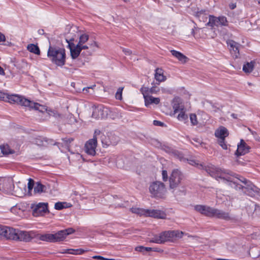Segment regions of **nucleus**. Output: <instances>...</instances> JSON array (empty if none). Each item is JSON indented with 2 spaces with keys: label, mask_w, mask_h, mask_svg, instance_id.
Instances as JSON below:
<instances>
[{
  "label": "nucleus",
  "mask_w": 260,
  "mask_h": 260,
  "mask_svg": "<svg viewBox=\"0 0 260 260\" xmlns=\"http://www.w3.org/2000/svg\"><path fill=\"white\" fill-rule=\"evenodd\" d=\"M107 137L109 139V141H104V140L102 139V144L104 147L108 146L110 145H115L119 140L118 137L112 133L107 134Z\"/></svg>",
  "instance_id": "nucleus-20"
},
{
  "label": "nucleus",
  "mask_w": 260,
  "mask_h": 260,
  "mask_svg": "<svg viewBox=\"0 0 260 260\" xmlns=\"http://www.w3.org/2000/svg\"><path fill=\"white\" fill-rule=\"evenodd\" d=\"M66 42L68 43V47L70 50L71 56L73 59L77 58L79 54H80L81 51L83 50V48H81L78 45H75L73 41L74 39L73 38H70L68 36H66Z\"/></svg>",
  "instance_id": "nucleus-9"
},
{
  "label": "nucleus",
  "mask_w": 260,
  "mask_h": 260,
  "mask_svg": "<svg viewBox=\"0 0 260 260\" xmlns=\"http://www.w3.org/2000/svg\"><path fill=\"white\" fill-rule=\"evenodd\" d=\"M135 250L137 251H139V252H149L152 250V248L148 247H144L143 246H140L136 247L135 248Z\"/></svg>",
  "instance_id": "nucleus-37"
},
{
  "label": "nucleus",
  "mask_w": 260,
  "mask_h": 260,
  "mask_svg": "<svg viewBox=\"0 0 260 260\" xmlns=\"http://www.w3.org/2000/svg\"><path fill=\"white\" fill-rule=\"evenodd\" d=\"M131 211L133 213L139 214L140 215H145L146 216L147 209L138 208H132Z\"/></svg>",
  "instance_id": "nucleus-34"
},
{
  "label": "nucleus",
  "mask_w": 260,
  "mask_h": 260,
  "mask_svg": "<svg viewBox=\"0 0 260 260\" xmlns=\"http://www.w3.org/2000/svg\"><path fill=\"white\" fill-rule=\"evenodd\" d=\"M101 135L99 130H95L93 138L89 140L85 145V151L89 155L93 156L95 154V148L97 144V136Z\"/></svg>",
  "instance_id": "nucleus-7"
},
{
  "label": "nucleus",
  "mask_w": 260,
  "mask_h": 260,
  "mask_svg": "<svg viewBox=\"0 0 260 260\" xmlns=\"http://www.w3.org/2000/svg\"><path fill=\"white\" fill-rule=\"evenodd\" d=\"M146 212V216H150L160 219H165L167 216V214L164 211L159 210L147 209Z\"/></svg>",
  "instance_id": "nucleus-18"
},
{
  "label": "nucleus",
  "mask_w": 260,
  "mask_h": 260,
  "mask_svg": "<svg viewBox=\"0 0 260 260\" xmlns=\"http://www.w3.org/2000/svg\"><path fill=\"white\" fill-rule=\"evenodd\" d=\"M142 94L145 100V105L146 107H148L151 104L157 105L160 103L159 98H154L150 94H147V92H146V89H143L142 91Z\"/></svg>",
  "instance_id": "nucleus-16"
},
{
  "label": "nucleus",
  "mask_w": 260,
  "mask_h": 260,
  "mask_svg": "<svg viewBox=\"0 0 260 260\" xmlns=\"http://www.w3.org/2000/svg\"><path fill=\"white\" fill-rule=\"evenodd\" d=\"M88 40V35L86 34H82L79 37V42L77 45L79 46L81 48H83V50H87L89 49V47L87 45H86L85 43Z\"/></svg>",
  "instance_id": "nucleus-22"
},
{
  "label": "nucleus",
  "mask_w": 260,
  "mask_h": 260,
  "mask_svg": "<svg viewBox=\"0 0 260 260\" xmlns=\"http://www.w3.org/2000/svg\"><path fill=\"white\" fill-rule=\"evenodd\" d=\"M109 111L107 107L99 106L93 110L92 117L97 119L104 118L107 117Z\"/></svg>",
  "instance_id": "nucleus-10"
},
{
  "label": "nucleus",
  "mask_w": 260,
  "mask_h": 260,
  "mask_svg": "<svg viewBox=\"0 0 260 260\" xmlns=\"http://www.w3.org/2000/svg\"><path fill=\"white\" fill-rule=\"evenodd\" d=\"M163 241L161 237L160 234L159 235H156L153 237L151 238L149 240V242L151 243H154L157 244H163Z\"/></svg>",
  "instance_id": "nucleus-36"
},
{
  "label": "nucleus",
  "mask_w": 260,
  "mask_h": 260,
  "mask_svg": "<svg viewBox=\"0 0 260 260\" xmlns=\"http://www.w3.org/2000/svg\"><path fill=\"white\" fill-rule=\"evenodd\" d=\"M36 238H39L41 241L54 242V235L52 234H45L43 235L37 234Z\"/></svg>",
  "instance_id": "nucleus-28"
},
{
  "label": "nucleus",
  "mask_w": 260,
  "mask_h": 260,
  "mask_svg": "<svg viewBox=\"0 0 260 260\" xmlns=\"http://www.w3.org/2000/svg\"><path fill=\"white\" fill-rule=\"evenodd\" d=\"M101 141L102 142V139H103L104 141H109V139L107 137V135L106 136V135H101Z\"/></svg>",
  "instance_id": "nucleus-53"
},
{
  "label": "nucleus",
  "mask_w": 260,
  "mask_h": 260,
  "mask_svg": "<svg viewBox=\"0 0 260 260\" xmlns=\"http://www.w3.org/2000/svg\"><path fill=\"white\" fill-rule=\"evenodd\" d=\"M48 204L40 203L36 205L33 209V215L35 216H42L48 211Z\"/></svg>",
  "instance_id": "nucleus-14"
},
{
  "label": "nucleus",
  "mask_w": 260,
  "mask_h": 260,
  "mask_svg": "<svg viewBox=\"0 0 260 260\" xmlns=\"http://www.w3.org/2000/svg\"><path fill=\"white\" fill-rule=\"evenodd\" d=\"M229 135V132L226 128L224 126H220L215 132V136L219 139H225Z\"/></svg>",
  "instance_id": "nucleus-23"
},
{
  "label": "nucleus",
  "mask_w": 260,
  "mask_h": 260,
  "mask_svg": "<svg viewBox=\"0 0 260 260\" xmlns=\"http://www.w3.org/2000/svg\"><path fill=\"white\" fill-rule=\"evenodd\" d=\"M164 150L166 152L171 153L174 157L179 159L180 160L182 161L184 160V158L183 154L179 151L174 150L169 147H165Z\"/></svg>",
  "instance_id": "nucleus-24"
},
{
  "label": "nucleus",
  "mask_w": 260,
  "mask_h": 260,
  "mask_svg": "<svg viewBox=\"0 0 260 260\" xmlns=\"http://www.w3.org/2000/svg\"><path fill=\"white\" fill-rule=\"evenodd\" d=\"M0 100L11 104H16L27 107L29 110L34 109L41 112H44L46 110L45 107L40 104L34 102L23 96L18 94L9 95L0 91Z\"/></svg>",
  "instance_id": "nucleus-2"
},
{
  "label": "nucleus",
  "mask_w": 260,
  "mask_h": 260,
  "mask_svg": "<svg viewBox=\"0 0 260 260\" xmlns=\"http://www.w3.org/2000/svg\"><path fill=\"white\" fill-rule=\"evenodd\" d=\"M149 191L153 197L162 198L166 194L167 190L164 183L160 181H155L150 185Z\"/></svg>",
  "instance_id": "nucleus-4"
},
{
  "label": "nucleus",
  "mask_w": 260,
  "mask_h": 260,
  "mask_svg": "<svg viewBox=\"0 0 260 260\" xmlns=\"http://www.w3.org/2000/svg\"><path fill=\"white\" fill-rule=\"evenodd\" d=\"M18 232L17 240L21 241L28 242L37 236V233L34 231L26 232L19 230Z\"/></svg>",
  "instance_id": "nucleus-11"
},
{
  "label": "nucleus",
  "mask_w": 260,
  "mask_h": 260,
  "mask_svg": "<svg viewBox=\"0 0 260 260\" xmlns=\"http://www.w3.org/2000/svg\"><path fill=\"white\" fill-rule=\"evenodd\" d=\"M19 230L7 226V233L5 237L8 239L17 240Z\"/></svg>",
  "instance_id": "nucleus-21"
},
{
  "label": "nucleus",
  "mask_w": 260,
  "mask_h": 260,
  "mask_svg": "<svg viewBox=\"0 0 260 260\" xmlns=\"http://www.w3.org/2000/svg\"><path fill=\"white\" fill-rule=\"evenodd\" d=\"M28 191L30 192L33 189L34 187H35L34 181L32 179H29L28 180V182L27 184Z\"/></svg>",
  "instance_id": "nucleus-45"
},
{
  "label": "nucleus",
  "mask_w": 260,
  "mask_h": 260,
  "mask_svg": "<svg viewBox=\"0 0 260 260\" xmlns=\"http://www.w3.org/2000/svg\"><path fill=\"white\" fill-rule=\"evenodd\" d=\"M228 46L230 47V50L235 53L236 58L238 57L239 55V47L240 45L232 40H229L226 41Z\"/></svg>",
  "instance_id": "nucleus-19"
},
{
  "label": "nucleus",
  "mask_w": 260,
  "mask_h": 260,
  "mask_svg": "<svg viewBox=\"0 0 260 260\" xmlns=\"http://www.w3.org/2000/svg\"><path fill=\"white\" fill-rule=\"evenodd\" d=\"M171 53L173 56L178 59V60L182 63H186L188 59V58L182 53L175 50H171Z\"/></svg>",
  "instance_id": "nucleus-25"
},
{
  "label": "nucleus",
  "mask_w": 260,
  "mask_h": 260,
  "mask_svg": "<svg viewBox=\"0 0 260 260\" xmlns=\"http://www.w3.org/2000/svg\"><path fill=\"white\" fill-rule=\"evenodd\" d=\"M173 109L175 113L179 112L184 109V107L182 103H179L177 102L173 103Z\"/></svg>",
  "instance_id": "nucleus-33"
},
{
  "label": "nucleus",
  "mask_w": 260,
  "mask_h": 260,
  "mask_svg": "<svg viewBox=\"0 0 260 260\" xmlns=\"http://www.w3.org/2000/svg\"><path fill=\"white\" fill-rule=\"evenodd\" d=\"M47 56L52 62L58 66H63L66 62L65 49L59 47L49 46Z\"/></svg>",
  "instance_id": "nucleus-3"
},
{
  "label": "nucleus",
  "mask_w": 260,
  "mask_h": 260,
  "mask_svg": "<svg viewBox=\"0 0 260 260\" xmlns=\"http://www.w3.org/2000/svg\"><path fill=\"white\" fill-rule=\"evenodd\" d=\"M47 187L45 185L40 182H37L34 187V192L35 193H41L46 191Z\"/></svg>",
  "instance_id": "nucleus-30"
},
{
  "label": "nucleus",
  "mask_w": 260,
  "mask_h": 260,
  "mask_svg": "<svg viewBox=\"0 0 260 260\" xmlns=\"http://www.w3.org/2000/svg\"><path fill=\"white\" fill-rule=\"evenodd\" d=\"M160 237L163 241V244L166 242H174L177 239L181 238L184 233L179 231H168L160 233Z\"/></svg>",
  "instance_id": "nucleus-6"
},
{
  "label": "nucleus",
  "mask_w": 260,
  "mask_h": 260,
  "mask_svg": "<svg viewBox=\"0 0 260 260\" xmlns=\"http://www.w3.org/2000/svg\"><path fill=\"white\" fill-rule=\"evenodd\" d=\"M237 162L239 163V164H243V162H241L240 161H239V160H237Z\"/></svg>",
  "instance_id": "nucleus-63"
},
{
  "label": "nucleus",
  "mask_w": 260,
  "mask_h": 260,
  "mask_svg": "<svg viewBox=\"0 0 260 260\" xmlns=\"http://www.w3.org/2000/svg\"><path fill=\"white\" fill-rule=\"evenodd\" d=\"M179 112V114H178L177 116V118L179 120L183 121L187 119L188 116L185 114V110H183L182 111H181Z\"/></svg>",
  "instance_id": "nucleus-39"
},
{
  "label": "nucleus",
  "mask_w": 260,
  "mask_h": 260,
  "mask_svg": "<svg viewBox=\"0 0 260 260\" xmlns=\"http://www.w3.org/2000/svg\"><path fill=\"white\" fill-rule=\"evenodd\" d=\"M0 75H5L4 70L1 66H0Z\"/></svg>",
  "instance_id": "nucleus-58"
},
{
  "label": "nucleus",
  "mask_w": 260,
  "mask_h": 260,
  "mask_svg": "<svg viewBox=\"0 0 260 260\" xmlns=\"http://www.w3.org/2000/svg\"><path fill=\"white\" fill-rule=\"evenodd\" d=\"M160 249H159L158 248H152V250L151 251L159 252V251H160Z\"/></svg>",
  "instance_id": "nucleus-59"
},
{
  "label": "nucleus",
  "mask_w": 260,
  "mask_h": 260,
  "mask_svg": "<svg viewBox=\"0 0 260 260\" xmlns=\"http://www.w3.org/2000/svg\"><path fill=\"white\" fill-rule=\"evenodd\" d=\"M6 40L5 36L0 32V42H4Z\"/></svg>",
  "instance_id": "nucleus-52"
},
{
  "label": "nucleus",
  "mask_w": 260,
  "mask_h": 260,
  "mask_svg": "<svg viewBox=\"0 0 260 260\" xmlns=\"http://www.w3.org/2000/svg\"><path fill=\"white\" fill-rule=\"evenodd\" d=\"M122 51L124 52V53L126 55H129L132 53V51L128 49L123 48Z\"/></svg>",
  "instance_id": "nucleus-49"
},
{
  "label": "nucleus",
  "mask_w": 260,
  "mask_h": 260,
  "mask_svg": "<svg viewBox=\"0 0 260 260\" xmlns=\"http://www.w3.org/2000/svg\"><path fill=\"white\" fill-rule=\"evenodd\" d=\"M76 250L77 249H64L63 251H62L61 253H69L71 254H76Z\"/></svg>",
  "instance_id": "nucleus-44"
},
{
  "label": "nucleus",
  "mask_w": 260,
  "mask_h": 260,
  "mask_svg": "<svg viewBox=\"0 0 260 260\" xmlns=\"http://www.w3.org/2000/svg\"><path fill=\"white\" fill-rule=\"evenodd\" d=\"M218 144L223 149H227L228 146L225 142V139H218Z\"/></svg>",
  "instance_id": "nucleus-42"
},
{
  "label": "nucleus",
  "mask_w": 260,
  "mask_h": 260,
  "mask_svg": "<svg viewBox=\"0 0 260 260\" xmlns=\"http://www.w3.org/2000/svg\"><path fill=\"white\" fill-rule=\"evenodd\" d=\"M187 161H188V164H189L191 165L197 166L198 168L201 169H205L206 172L208 173H209L212 177H213L211 175V173H210V172H209L210 171L209 170L212 167L216 168L215 167H214L213 166L205 167V166H204L202 164H199L197 161L193 160V159H189V160H187Z\"/></svg>",
  "instance_id": "nucleus-26"
},
{
  "label": "nucleus",
  "mask_w": 260,
  "mask_h": 260,
  "mask_svg": "<svg viewBox=\"0 0 260 260\" xmlns=\"http://www.w3.org/2000/svg\"><path fill=\"white\" fill-rule=\"evenodd\" d=\"M143 89H146V92H147V94H150V93H156L159 91V89L155 86H153L150 88L148 87H142L141 88V92Z\"/></svg>",
  "instance_id": "nucleus-35"
},
{
  "label": "nucleus",
  "mask_w": 260,
  "mask_h": 260,
  "mask_svg": "<svg viewBox=\"0 0 260 260\" xmlns=\"http://www.w3.org/2000/svg\"><path fill=\"white\" fill-rule=\"evenodd\" d=\"M194 210L206 216L212 217L214 208L206 205H198L194 206Z\"/></svg>",
  "instance_id": "nucleus-12"
},
{
  "label": "nucleus",
  "mask_w": 260,
  "mask_h": 260,
  "mask_svg": "<svg viewBox=\"0 0 260 260\" xmlns=\"http://www.w3.org/2000/svg\"><path fill=\"white\" fill-rule=\"evenodd\" d=\"M192 34L193 35H194V30H193V29H192Z\"/></svg>",
  "instance_id": "nucleus-64"
},
{
  "label": "nucleus",
  "mask_w": 260,
  "mask_h": 260,
  "mask_svg": "<svg viewBox=\"0 0 260 260\" xmlns=\"http://www.w3.org/2000/svg\"><path fill=\"white\" fill-rule=\"evenodd\" d=\"M27 50L30 52L34 53L36 54L39 55L40 54V50L39 47L34 44L28 45L27 47Z\"/></svg>",
  "instance_id": "nucleus-32"
},
{
  "label": "nucleus",
  "mask_w": 260,
  "mask_h": 260,
  "mask_svg": "<svg viewBox=\"0 0 260 260\" xmlns=\"http://www.w3.org/2000/svg\"><path fill=\"white\" fill-rule=\"evenodd\" d=\"M190 120L192 125H196L198 124L197 116L195 114H190Z\"/></svg>",
  "instance_id": "nucleus-41"
},
{
  "label": "nucleus",
  "mask_w": 260,
  "mask_h": 260,
  "mask_svg": "<svg viewBox=\"0 0 260 260\" xmlns=\"http://www.w3.org/2000/svg\"><path fill=\"white\" fill-rule=\"evenodd\" d=\"M89 46L88 47L91 49L92 51H95V48L99 47L97 43L95 41H93L91 43L89 44Z\"/></svg>",
  "instance_id": "nucleus-47"
},
{
  "label": "nucleus",
  "mask_w": 260,
  "mask_h": 260,
  "mask_svg": "<svg viewBox=\"0 0 260 260\" xmlns=\"http://www.w3.org/2000/svg\"><path fill=\"white\" fill-rule=\"evenodd\" d=\"M87 54H86L85 51H83L82 53V55H84L85 56H89V55H91V52H90V51H87Z\"/></svg>",
  "instance_id": "nucleus-57"
},
{
  "label": "nucleus",
  "mask_w": 260,
  "mask_h": 260,
  "mask_svg": "<svg viewBox=\"0 0 260 260\" xmlns=\"http://www.w3.org/2000/svg\"><path fill=\"white\" fill-rule=\"evenodd\" d=\"M183 179V175L181 172L176 169H174L169 177V187L171 189H176L181 184Z\"/></svg>",
  "instance_id": "nucleus-5"
},
{
  "label": "nucleus",
  "mask_w": 260,
  "mask_h": 260,
  "mask_svg": "<svg viewBox=\"0 0 260 260\" xmlns=\"http://www.w3.org/2000/svg\"><path fill=\"white\" fill-rule=\"evenodd\" d=\"M74 232L75 230L72 228H68L58 231L57 233L53 234L54 242L62 241L67 236L73 233Z\"/></svg>",
  "instance_id": "nucleus-13"
},
{
  "label": "nucleus",
  "mask_w": 260,
  "mask_h": 260,
  "mask_svg": "<svg viewBox=\"0 0 260 260\" xmlns=\"http://www.w3.org/2000/svg\"><path fill=\"white\" fill-rule=\"evenodd\" d=\"M104 260H115V259L114 258H107L105 257Z\"/></svg>",
  "instance_id": "nucleus-60"
},
{
  "label": "nucleus",
  "mask_w": 260,
  "mask_h": 260,
  "mask_svg": "<svg viewBox=\"0 0 260 260\" xmlns=\"http://www.w3.org/2000/svg\"><path fill=\"white\" fill-rule=\"evenodd\" d=\"M85 252V250L83 249H77L76 254H82Z\"/></svg>",
  "instance_id": "nucleus-51"
},
{
  "label": "nucleus",
  "mask_w": 260,
  "mask_h": 260,
  "mask_svg": "<svg viewBox=\"0 0 260 260\" xmlns=\"http://www.w3.org/2000/svg\"><path fill=\"white\" fill-rule=\"evenodd\" d=\"M228 21L225 16H221L217 17L213 15H209V21L206 24V25L211 27H213L214 26H226L228 25Z\"/></svg>",
  "instance_id": "nucleus-8"
},
{
  "label": "nucleus",
  "mask_w": 260,
  "mask_h": 260,
  "mask_svg": "<svg viewBox=\"0 0 260 260\" xmlns=\"http://www.w3.org/2000/svg\"><path fill=\"white\" fill-rule=\"evenodd\" d=\"M74 139L73 138H66L63 139V141L66 142L67 143H71Z\"/></svg>",
  "instance_id": "nucleus-54"
},
{
  "label": "nucleus",
  "mask_w": 260,
  "mask_h": 260,
  "mask_svg": "<svg viewBox=\"0 0 260 260\" xmlns=\"http://www.w3.org/2000/svg\"><path fill=\"white\" fill-rule=\"evenodd\" d=\"M123 87H119L115 94V98L117 100H121L122 99V93Z\"/></svg>",
  "instance_id": "nucleus-40"
},
{
  "label": "nucleus",
  "mask_w": 260,
  "mask_h": 260,
  "mask_svg": "<svg viewBox=\"0 0 260 260\" xmlns=\"http://www.w3.org/2000/svg\"><path fill=\"white\" fill-rule=\"evenodd\" d=\"M235 7H236V5H233L231 7V9H234Z\"/></svg>",
  "instance_id": "nucleus-61"
},
{
  "label": "nucleus",
  "mask_w": 260,
  "mask_h": 260,
  "mask_svg": "<svg viewBox=\"0 0 260 260\" xmlns=\"http://www.w3.org/2000/svg\"><path fill=\"white\" fill-rule=\"evenodd\" d=\"M212 217H215L225 220H230L232 219L229 212H225L223 210H219L217 208H214V213Z\"/></svg>",
  "instance_id": "nucleus-17"
},
{
  "label": "nucleus",
  "mask_w": 260,
  "mask_h": 260,
  "mask_svg": "<svg viewBox=\"0 0 260 260\" xmlns=\"http://www.w3.org/2000/svg\"><path fill=\"white\" fill-rule=\"evenodd\" d=\"M237 147V149L235 152V155L237 156L243 155L247 153L250 148L243 139L240 140V142L238 144Z\"/></svg>",
  "instance_id": "nucleus-15"
},
{
  "label": "nucleus",
  "mask_w": 260,
  "mask_h": 260,
  "mask_svg": "<svg viewBox=\"0 0 260 260\" xmlns=\"http://www.w3.org/2000/svg\"><path fill=\"white\" fill-rule=\"evenodd\" d=\"M0 149L3 154L5 155L13 154L14 153V151L10 149L9 146L7 144L1 145Z\"/></svg>",
  "instance_id": "nucleus-31"
},
{
  "label": "nucleus",
  "mask_w": 260,
  "mask_h": 260,
  "mask_svg": "<svg viewBox=\"0 0 260 260\" xmlns=\"http://www.w3.org/2000/svg\"><path fill=\"white\" fill-rule=\"evenodd\" d=\"M153 124L154 125H156V126H162L164 125V123L163 122L160 121L154 120L153 121Z\"/></svg>",
  "instance_id": "nucleus-50"
},
{
  "label": "nucleus",
  "mask_w": 260,
  "mask_h": 260,
  "mask_svg": "<svg viewBox=\"0 0 260 260\" xmlns=\"http://www.w3.org/2000/svg\"><path fill=\"white\" fill-rule=\"evenodd\" d=\"M7 226L0 225V235L5 237L6 233H7Z\"/></svg>",
  "instance_id": "nucleus-46"
},
{
  "label": "nucleus",
  "mask_w": 260,
  "mask_h": 260,
  "mask_svg": "<svg viewBox=\"0 0 260 260\" xmlns=\"http://www.w3.org/2000/svg\"><path fill=\"white\" fill-rule=\"evenodd\" d=\"M209 170L213 177L216 179H221L223 182L237 190L242 189L245 193L250 197L254 196L260 191V189L250 181H247L242 177H241V178H239L238 175L231 171L214 167Z\"/></svg>",
  "instance_id": "nucleus-1"
},
{
  "label": "nucleus",
  "mask_w": 260,
  "mask_h": 260,
  "mask_svg": "<svg viewBox=\"0 0 260 260\" xmlns=\"http://www.w3.org/2000/svg\"><path fill=\"white\" fill-rule=\"evenodd\" d=\"M162 180L164 181H166L168 179V173L166 170H163L162 171Z\"/></svg>",
  "instance_id": "nucleus-48"
},
{
  "label": "nucleus",
  "mask_w": 260,
  "mask_h": 260,
  "mask_svg": "<svg viewBox=\"0 0 260 260\" xmlns=\"http://www.w3.org/2000/svg\"><path fill=\"white\" fill-rule=\"evenodd\" d=\"M38 34L41 35H43L45 34L44 30L43 29H40L38 31Z\"/></svg>",
  "instance_id": "nucleus-56"
},
{
  "label": "nucleus",
  "mask_w": 260,
  "mask_h": 260,
  "mask_svg": "<svg viewBox=\"0 0 260 260\" xmlns=\"http://www.w3.org/2000/svg\"><path fill=\"white\" fill-rule=\"evenodd\" d=\"M255 64L254 61H251L250 62H247L245 63L243 66V71L245 73H250L252 72L254 69Z\"/></svg>",
  "instance_id": "nucleus-29"
},
{
  "label": "nucleus",
  "mask_w": 260,
  "mask_h": 260,
  "mask_svg": "<svg viewBox=\"0 0 260 260\" xmlns=\"http://www.w3.org/2000/svg\"><path fill=\"white\" fill-rule=\"evenodd\" d=\"M65 203H61V202H57L55 203L54 206V208L56 210H61L65 208L64 204Z\"/></svg>",
  "instance_id": "nucleus-43"
},
{
  "label": "nucleus",
  "mask_w": 260,
  "mask_h": 260,
  "mask_svg": "<svg viewBox=\"0 0 260 260\" xmlns=\"http://www.w3.org/2000/svg\"><path fill=\"white\" fill-rule=\"evenodd\" d=\"M197 16L200 21L206 22L208 19V16L203 11L198 12L197 14Z\"/></svg>",
  "instance_id": "nucleus-38"
},
{
  "label": "nucleus",
  "mask_w": 260,
  "mask_h": 260,
  "mask_svg": "<svg viewBox=\"0 0 260 260\" xmlns=\"http://www.w3.org/2000/svg\"><path fill=\"white\" fill-rule=\"evenodd\" d=\"M235 115H235V114H232V116L234 118H236V116H235Z\"/></svg>",
  "instance_id": "nucleus-62"
},
{
  "label": "nucleus",
  "mask_w": 260,
  "mask_h": 260,
  "mask_svg": "<svg viewBox=\"0 0 260 260\" xmlns=\"http://www.w3.org/2000/svg\"><path fill=\"white\" fill-rule=\"evenodd\" d=\"M93 259H101V260H104L105 257L100 256V255H95L92 257Z\"/></svg>",
  "instance_id": "nucleus-55"
},
{
  "label": "nucleus",
  "mask_w": 260,
  "mask_h": 260,
  "mask_svg": "<svg viewBox=\"0 0 260 260\" xmlns=\"http://www.w3.org/2000/svg\"><path fill=\"white\" fill-rule=\"evenodd\" d=\"M155 79L159 82L165 81L167 78L164 75L163 70L160 68H157L155 70Z\"/></svg>",
  "instance_id": "nucleus-27"
}]
</instances>
